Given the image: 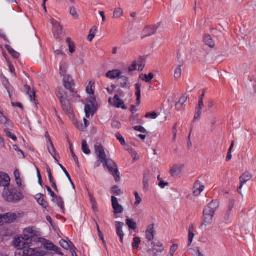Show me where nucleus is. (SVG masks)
I'll use <instances>...</instances> for the list:
<instances>
[{
  "mask_svg": "<svg viewBox=\"0 0 256 256\" xmlns=\"http://www.w3.org/2000/svg\"><path fill=\"white\" fill-rule=\"evenodd\" d=\"M136 66H137V62L134 60L132 62V64L131 65V66L128 68V71L129 72H133L134 70H136Z\"/></svg>",
  "mask_w": 256,
  "mask_h": 256,
  "instance_id": "nucleus-59",
  "label": "nucleus"
},
{
  "mask_svg": "<svg viewBox=\"0 0 256 256\" xmlns=\"http://www.w3.org/2000/svg\"><path fill=\"white\" fill-rule=\"evenodd\" d=\"M10 179L8 174L0 172V186L8 187L10 184Z\"/></svg>",
  "mask_w": 256,
  "mask_h": 256,
  "instance_id": "nucleus-17",
  "label": "nucleus"
},
{
  "mask_svg": "<svg viewBox=\"0 0 256 256\" xmlns=\"http://www.w3.org/2000/svg\"><path fill=\"white\" fill-rule=\"evenodd\" d=\"M7 50L9 52V53L15 58H18L20 56V54L18 52L14 50V49L11 48L10 46H6Z\"/></svg>",
  "mask_w": 256,
  "mask_h": 256,
  "instance_id": "nucleus-43",
  "label": "nucleus"
},
{
  "mask_svg": "<svg viewBox=\"0 0 256 256\" xmlns=\"http://www.w3.org/2000/svg\"><path fill=\"white\" fill-rule=\"evenodd\" d=\"M88 102L91 104L92 106H94L96 103V99L92 95H90L88 98Z\"/></svg>",
  "mask_w": 256,
  "mask_h": 256,
  "instance_id": "nucleus-60",
  "label": "nucleus"
},
{
  "mask_svg": "<svg viewBox=\"0 0 256 256\" xmlns=\"http://www.w3.org/2000/svg\"><path fill=\"white\" fill-rule=\"evenodd\" d=\"M149 180V176H148L144 175L143 179L144 188V189H147L148 188Z\"/></svg>",
  "mask_w": 256,
  "mask_h": 256,
  "instance_id": "nucleus-51",
  "label": "nucleus"
},
{
  "mask_svg": "<svg viewBox=\"0 0 256 256\" xmlns=\"http://www.w3.org/2000/svg\"><path fill=\"white\" fill-rule=\"evenodd\" d=\"M182 75V66L178 65L175 70L174 73V78L175 79L179 78Z\"/></svg>",
  "mask_w": 256,
  "mask_h": 256,
  "instance_id": "nucleus-42",
  "label": "nucleus"
},
{
  "mask_svg": "<svg viewBox=\"0 0 256 256\" xmlns=\"http://www.w3.org/2000/svg\"><path fill=\"white\" fill-rule=\"evenodd\" d=\"M183 168L184 165L182 164H176L170 170V173L172 176H174L179 174L181 172Z\"/></svg>",
  "mask_w": 256,
  "mask_h": 256,
  "instance_id": "nucleus-23",
  "label": "nucleus"
},
{
  "mask_svg": "<svg viewBox=\"0 0 256 256\" xmlns=\"http://www.w3.org/2000/svg\"><path fill=\"white\" fill-rule=\"evenodd\" d=\"M120 78V86L122 88H130V84L128 81V78L125 76H121Z\"/></svg>",
  "mask_w": 256,
  "mask_h": 256,
  "instance_id": "nucleus-35",
  "label": "nucleus"
},
{
  "mask_svg": "<svg viewBox=\"0 0 256 256\" xmlns=\"http://www.w3.org/2000/svg\"><path fill=\"white\" fill-rule=\"evenodd\" d=\"M112 202L115 214H122L123 212V207L118 204L117 198L114 196H112Z\"/></svg>",
  "mask_w": 256,
  "mask_h": 256,
  "instance_id": "nucleus-15",
  "label": "nucleus"
},
{
  "mask_svg": "<svg viewBox=\"0 0 256 256\" xmlns=\"http://www.w3.org/2000/svg\"><path fill=\"white\" fill-rule=\"evenodd\" d=\"M194 236V232H192V230H188V246H190L192 244Z\"/></svg>",
  "mask_w": 256,
  "mask_h": 256,
  "instance_id": "nucleus-50",
  "label": "nucleus"
},
{
  "mask_svg": "<svg viewBox=\"0 0 256 256\" xmlns=\"http://www.w3.org/2000/svg\"><path fill=\"white\" fill-rule=\"evenodd\" d=\"M70 149L72 155V158H73L74 162H76V165L78 166H79L78 160V158L77 156L75 154L74 152V150H73L72 148V144H70Z\"/></svg>",
  "mask_w": 256,
  "mask_h": 256,
  "instance_id": "nucleus-49",
  "label": "nucleus"
},
{
  "mask_svg": "<svg viewBox=\"0 0 256 256\" xmlns=\"http://www.w3.org/2000/svg\"><path fill=\"white\" fill-rule=\"evenodd\" d=\"M204 42L205 44L210 48H214L215 46L214 42L212 40L210 36L207 34L204 36Z\"/></svg>",
  "mask_w": 256,
  "mask_h": 256,
  "instance_id": "nucleus-31",
  "label": "nucleus"
},
{
  "mask_svg": "<svg viewBox=\"0 0 256 256\" xmlns=\"http://www.w3.org/2000/svg\"><path fill=\"white\" fill-rule=\"evenodd\" d=\"M66 42L68 46L69 50L71 54H72L75 51V46L74 44L71 42V40L70 38H68L66 39Z\"/></svg>",
  "mask_w": 256,
  "mask_h": 256,
  "instance_id": "nucleus-44",
  "label": "nucleus"
},
{
  "mask_svg": "<svg viewBox=\"0 0 256 256\" xmlns=\"http://www.w3.org/2000/svg\"><path fill=\"white\" fill-rule=\"evenodd\" d=\"M63 83L64 88L66 90H69L71 92H74V89L72 88L73 85L72 80L69 75L64 77Z\"/></svg>",
  "mask_w": 256,
  "mask_h": 256,
  "instance_id": "nucleus-19",
  "label": "nucleus"
},
{
  "mask_svg": "<svg viewBox=\"0 0 256 256\" xmlns=\"http://www.w3.org/2000/svg\"><path fill=\"white\" fill-rule=\"evenodd\" d=\"M14 13V24L15 30L19 34L24 33L28 28H31L32 26L28 19L24 14H18L12 8Z\"/></svg>",
  "mask_w": 256,
  "mask_h": 256,
  "instance_id": "nucleus-3",
  "label": "nucleus"
},
{
  "mask_svg": "<svg viewBox=\"0 0 256 256\" xmlns=\"http://www.w3.org/2000/svg\"><path fill=\"white\" fill-rule=\"evenodd\" d=\"M52 24L53 26L54 31L57 32L58 35L62 32V28L58 22L53 20H52ZM54 36L56 38H58V36H56L55 34Z\"/></svg>",
  "mask_w": 256,
  "mask_h": 256,
  "instance_id": "nucleus-24",
  "label": "nucleus"
},
{
  "mask_svg": "<svg viewBox=\"0 0 256 256\" xmlns=\"http://www.w3.org/2000/svg\"><path fill=\"white\" fill-rule=\"evenodd\" d=\"M178 248V246L176 244H172L170 250V252L174 254V253L177 250Z\"/></svg>",
  "mask_w": 256,
  "mask_h": 256,
  "instance_id": "nucleus-61",
  "label": "nucleus"
},
{
  "mask_svg": "<svg viewBox=\"0 0 256 256\" xmlns=\"http://www.w3.org/2000/svg\"><path fill=\"white\" fill-rule=\"evenodd\" d=\"M24 236H20L14 238V245L16 248H26L32 246V242H38L40 238V232L34 227H28L24 229Z\"/></svg>",
  "mask_w": 256,
  "mask_h": 256,
  "instance_id": "nucleus-1",
  "label": "nucleus"
},
{
  "mask_svg": "<svg viewBox=\"0 0 256 256\" xmlns=\"http://www.w3.org/2000/svg\"><path fill=\"white\" fill-rule=\"evenodd\" d=\"M124 226V224L122 222H117L116 224V234L120 238V242H123V238L124 236V233L122 230V228Z\"/></svg>",
  "mask_w": 256,
  "mask_h": 256,
  "instance_id": "nucleus-21",
  "label": "nucleus"
},
{
  "mask_svg": "<svg viewBox=\"0 0 256 256\" xmlns=\"http://www.w3.org/2000/svg\"><path fill=\"white\" fill-rule=\"evenodd\" d=\"M112 192L117 196H120L122 194L120 189L118 186H114L112 188Z\"/></svg>",
  "mask_w": 256,
  "mask_h": 256,
  "instance_id": "nucleus-53",
  "label": "nucleus"
},
{
  "mask_svg": "<svg viewBox=\"0 0 256 256\" xmlns=\"http://www.w3.org/2000/svg\"><path fill=\"white\" fill-rule=\"evenodd\" d=\"M124 15L123 10L121 8H117L114 10L113 13V18L115 19L119 18Z\"/></svg>",
  "mask_w": 256,
  "mask_h": 256,
  "instance_id": "nucleus-33",
  "label": "nucleus"
},
{
  "mask_svg": "<svg viewBox=\"0 0 256 256\" xmlns=\"http://www.w3.org/2000/svg\"><path fill=\"white\" fill-rule=\"evenodd\" d=\"M187 99L188 96H182L180 98L176 104V108L178 110L180 111L184 108L185 106L184 104Z\"/></svg>",
  "mask_w": 256,
  "mask_h": 256,
  "instance_id": "nucleus-22",
  "label": "nucleus"
},
{
  "mask_svg": "<svg viewBox=\"0 0 256 256\" xmlns=\"http://www.w3.org/2000/svg\"><path fill=\"white\" fill-rule=\"evenodd\" d=\"M145 60L146 58L143 56H140L138 62H137V66H138V70L142 72L145 66Z\"/></svg>",
  "mask_w": 256,
  "mask_h": 256,
  "instance_id": "nucleus-36",
  "label": "nucleus"
},
{
  "mask_svg": "<svg viewBox=\"0 0 256 256\" xmlns=\"http://www.w3.org/2000/svg\"><path fill=\"white\" fill-rule=\"evenodd\" d=\"M234 204H235V201L234 200H231L230 202H229V204H228V210H230V212H232V208H234Z\"/></svg>",
  "mask_w": 256,
  "mask_h": 256,
  "instance_id": "nucleus-62",
  "label": "nucleus"
},
{
  "mask_svg": "<svg viewBox=\"0 0 256 256\" xmlns=\"http://www.w3.org/2000/svg\"><path fill=\"white\" fill-rule=\"evenodd\" d=\"M204 188V185L201 184L199 180H197L194 185V194L196 196H199Z\"/></svg>",
  "mask_w": 256,
  "mask_h": 256,
  "instance_id": "nucleus-20",
  "label": "nucleus"
},
{
  "mask_svg": "<svg viewBox=\"0 0 256 256\" xmlns=\"http://www.w3.org/2000/svg\"><path fill=\"white\" fill-rule=\"evenodd\" d=\"M82 150L84 153L86 154H89L90 152V151L88 148L87 142L84 140H82Z\"/></svg>",
  "mask_w": 256,
  "mask_h": 256,
  "instance_id": "nucleus-40",
  "label": "nucleus"
},
{
  "mask_svg": "<svg viewBox=\"0 0 256 256\" xmlns=\"http://www.w3.org/2000/svg\"><path fill=\"white\" fill-rule=\"evenodd\" d=\"M36 198L38 203L41 205L43 208H46L48 206V204L44 200L43 195L41 194H38L36 195Z\"/></svg>",
  "mask_w": 256,
  "mask_h": 256,
  "instance_id": "nucleus-30",
  "label": "nucleus"
},
{
  "mask_svg": "<svg viewBox=\"0 0 256 256\" xmlns=\"http://www.w3.org/2000/svg\"><path fill=\"white\" fill-rule=\"evenodd\" d=\"M219 206L220 202L218 200H212L204 208L202 212V227H206L212 223L213 218Z\"/></svg>",
  "mask_w": 256,
  "mask_h": 256,
  "instance_id": "nucleus-2",
  "label": "nucleus"
},
{
  "mask_svg": "<svg viewBox=\"0 0 256 256\" xmlns=\"http://www.w3.org/2000/svg\"><path fill=\"white\" fill-rule=\"evenodd\" d=\"M97 32V27L96 26H93L89 32V34L88 36V40L92 42L95 36V34Z\"/></svg>",
  "mask_w": 256,
  "mask_h": 256,
  "instance_id": "nucleus-38",
  "label": "nucleus"
},
{
  "mask_svg": "<svg viewBox=\"0 0 256 256\" xmlns=\"http://www.w3.org/2000/svg\"><path fill=\"white\" fill-rule=\"evenodd\" d=\"M56 94L60 101L62 110L67 114H72V110L70 104L65 97V94L62 88H59L57 90Z\"/></svg>",
  "mask_w": 256,
  "mask_h": 256,
  "instance_id": "nucleus-5",
  "label": "nucleus"
},
{
  "mask_svg": "<svg viewBox=\"0 0 256 256\" xmlns=\"http://www.w3.org/2000/svg\"><path fill=\"white\" fill-rule=\"evenodd\" d=\"M108 102L110 105L114 108H121L123 110L126 109V107L124 104V100H121L118 94L115 95L113 98H110L108 99Z\"/></svg>",
  "mask_w": 256,
  "mask_h": 256,
  "instance_id": "nucleus-9",
  "label": "nucleus"
},
{
  "mask_svg": "<svg viewBox=\"0 0 256 256\" xmlns=\"http://www.w3.org/2000/svg\"><path fill=\"white\" fill-rule=\"evenodd\" d=\"M154 224H150L147 227L146 232V238L149 242H151L154 239Z\"/></svg>",
  "mask_w": 256,
  "mask_h": 256,
  "instance_id": "nucleus-18",
  "label": "nucleus"
},
{
  "mask_svg": "<svg viewBox=\"0 0 256 256\" xmlns=\"http://www.w3.org/2000/svg\"><path fill=\"white\" fill-rule=\"evenodd\" d=\"M116 138L120 141L122 145L124 146L126 144V142L124 138L120 133L118 132L116 134Z\"/></svg>",
  "mask_w": 256,
  "mask_h": 256,
  "instance_id": "nucleus-54",
  "label": "nucleus"
},
{
  "mask_svg": "<svg viewBox=\"0 0 256 256\" xmlns=\"http://www.w3.org/2000/svg\"><path fill=\"white\" fill-rule=\"evenodd\" d=\"M141 86L142 85L140 83H136L135 84V88L136 89V103L138 106L140 102Z\"/></svg>",
  "mask_w": 256,
  "mask_h": 256,
  "instance_id": "nucleus-28",
  "label": "nucleus"
},
{
  "mask_svg": "<svg viewBox=\"0 0 256 256\" xmlns=\"http://www.w3.org/2000/svg\"><path fill=\"white\" fill-rule=\"evenodd\" d=\"M70 13L75 18H78V15L76 12V8L74 7H72L70 8Z\"/></svg>",
  "mask_w": 256,
  "mask_h": 256,
  "instance_id": "nucleus-57",
  "label": "nucleus"
},
{
  "mask_svg": "<svg viewBox=\"0 0 256 256\" xmlns=\"http://www.w3.org/2000/svg\"><path fill=\"white\" fill-rule=\"evenodd\" d=\"M122 72L118 70H114L108 71L106 74L107 78L110 79H114L120 77Z\"/></svg>",
  "mask_w": 256,
  "mask_h": 256,
  "instance_id": "nucleus-25",
  "label": "nucleus"
},
{
  "mask_svg": "<svg viewBox=\"0 0 256 256\" xmlns=\"http://www.w3.org/2000/svg\"><path fill=\"white\" fill-rule=\"evenodd\" d=\"M134 128V130L138 131V132H142L145 133V132H146V130L144 128L143 126H135Z\"/></svg>",
  "mask_w": 256,
  "mask_h": 256,
  "instance_id": "nucleus-58",
  "label": "nucleus"
},
{
  "mask_svg": "<svg viewBox=\"0 0 256 256\" xmlns=\"http://www.w3.org/2000/svg\"><path fill=\"white\" fill-rule=\"evenodd\" d=\"M158 28V26L156 25L146 26L142 30V38H144L155 34Z\"/></svg>",
  "mask_w": 256,
  "mask_h": 256,
  "instance_id": "nucleus-13",
  "label": "nucleus"
},
{
  "mask_svg": "<svg viewBox=\"0 0 256 256\" xmlns=\"http://www.w3.org/2000/svg\"><path fill=\"white\" fill-rule=\"evenodd\" d=\"M60 244L62 247L67 250H70L72 247L75 248L72 242L69 244L64 240H60Z\"/></svg>",
  "mask_w": 256,
  "mask_h": 256,
  "instance_id": "nucleus-37",
  "label": "nucleus"
},
{
  "mask_svg": "<svg viewBox=\"0 0 256 256\" xmlns=\"http://www.w3.org/2000/svg\"><path fill=\"white\" fill-rule=\"evenodd\" d=\"M45 136L47 141V144L49 143L50 146L52 147V142L51 140L50 137L48 133V132H46L45 134Z\"/></svg>",
  "mask_w": 256,
  "mask_h": 256,
  "instance_id": "nucleus-63",
  "label": "nucleus"
},
{
  "mask_svg": "<svg viewBox=\"0 0 256 256\" xmlns=\"http://www.w3.org/2000/svg\"><path fill=\"white\" fill-rule=\"evenodd\" d=\"M154 78V74L152 73H150L148 74H142L140 76V78L142 80L148 83L150 82Z\"/></svg>",
  "mask_w": 256,
  "mask_h": 256,
  "instance_id": "nucleus-32",
  "label": "nucleus"
},
{
  "mask_svg": "<svg viewBox=\"0 0 256 256\" xmlns=\"http://www.w3.org/2000/svg\"><path fill=\"white\" fill-rule=\"evenodd\" d=\"M140 242V239L138 237H136L134 238V242L132 243V247L134 249H137L138 248L139 244Z\"/></svg>",
  "mask_w": 256,
  "mask_h": 256,
  "instance_id": "nucleus-48",
  "label": "nucleus"
},
{
  "mask_svg": "<svg viewBox=\"0 0 256 256\" xmlns=\"http://www.w3.org/2000/svg\"><path fill=\"white\" fill-rule=\"evenodd\" d=\"M26 89V92L28 94L29 96L30 100L32 102L34 101V103L36 104V100L35 99L36 94L35 92L33 89H32L30 87L28 86H25Z\"/></svg>",
  "mask_w": 256,
  "mask_h": 256,
  "instance_id": "nucleus-27",
  "label": "nucleus"
},
{
  "mask_svg": "<svg viewBox=\"0 0 256 256\" xmlns=\"http://www.w3.org/2000/svg\"><path fill=\"white\" fill-rule=\"evenodd\" d=\"M126 224L130 229L135 230L136 228V224L132 219H126Z\"/></svg>",
  "mask_w": 256,
  "mask_h": 256,
  "instance_id": "nucleus-41",
  "label": "nucleus"
},
{
  "mask_svg": "<svg viewBox=\"0 0 256 256\" xmlns=\"http://www.w3.org/2000/svg\"><path fill=\"white\" fill-rule=\"evenodd\" d=\"M32 246H28L26 248H18L20 250H23L22 254L21 256H39V253L38 250L35 248H31ZM21 254H19L20 256ZM16 256H18V254H16Z\"/></svg>",
  "mask_w": 256,
  "mask_h": 256,
  "instance_id": "nucleus-12",
  "label": "nucleus"
},
{
  "mask_svg": "<svg viewBox=\"0 0 256 256\" xmlns=\"http://www.w3.org/2000/svg\"><path fill=\"white\" fill-rule=\"evenodd\" d=\"M0 123L4 125V128L12 129L14 128L12 121L8 120L5 116H4L0 110Z\"/></svg>",
  "mask_w": 256,
  "mask_h": 256,
  "instance_id": "nucleus-16",
  "label": "nucleus"
},
{
  "mask_svg": "<svg viewBox=\"0 0 256 256\" xmlns=\"http://www.w3.org/2000/svg\"><path fill=\"white\" fill-rule=\"evenodd\" d=\"M94 106H92L90 104H86L84 108V112L86 113V116L87 118H90V116H93L94 114V112L92 111V108Z\"/></svg>",
  "mask_w": 256,
  "mask_h": 256,
  "instance_id": "nucleus-34",
  "label": "nucleus"
},
{
  "mask_svg": "<svg viewBox=\"0 0 256 256\" xmlns=\"http://www.w3.org/2000/svg\"><path fill=\"white\" fill-rule=\"evenodd\" d=\"M230 214H231V212L230 211L227 210L226 212V213L224 214V220L226 221H228L229 220Z\"/></svg>",
  "mask_w": 256,
  "mask_h": 256,
  "instance_id": "nucleus-64",
  "label": "nucleus"
},
{
  "mask_svg": "<svg viewBox=\"0 0 256 256\" xmlns=\"http://www.w3.org/2000/svg\"><path fill=\"white\" fill-rule=\"evenodd\" d=\"M152 249L154 251L156 252H162L164 250V248L163 246V244L161 242H152Z\"/></svg>",
  "mask_w": 256,
  "mask_h": 256,
  "instance_id": "nucleus-26",
  "label": "nucleus"
},
{
  "mask_svg": "<svg viewBox=\"0 0 256 256\" xmlns=\"http://www.w3.org/2000/svg\"><path fill=\"white\" fill-rule=\"evenodd\" d=\"M205 95V92H204L199 97L198 106L196 108V112L194 118V122L198 120L202 113V108L204 106L203 99Z\"/></svg>",
  "mask_w": 256,
  "mask_h": 256,
  "instance_id": "nucleus-11",
  "label": "nucleus"
},
{
  "mask_svg": "<svg viewBox=\"0 0 256 256\" xmlns=\"http://www.w3.org/2000/svg\"><path fill=\"white\" fill-rule=\"evenodd\" d=\"M68 67V65L66 64H64L60 66V74L62 76H68L66 74Z\"/></svg>",
  "mask_w": 256,
  "mask_h": 256,
  "instance_id": "nucleus-45",
  "label": "nucleus"
},
{
  "mask_svg": "<svg viewBox=\"0 0 256 256\" xmlns=\"http://www.w3.org/2000/svg\"><path fill=\"white\" fill-rule=\"evenodd\" d=\"M38 242L41 243L43 248L48 250L54 251L57 254L63 255V254L61 252L60 249L49 240L40 238Z\"/></svg>",
  "mask_w": 256,
  "mask_h": 256,
  "instance_id": "nucleus-8",
  "label": "nucleus"
},
{
  "mask_svg": "<svg viewBox=\"0 0 256 256\" xmlns=\"http://www.w3.org/2000/svg\"><path fill=\"white\" fill-rule=\"evenodd\" d=\"M95 153L98 159V162L96 163V167L100 166V164H104L106 162V160H110V158H107L104 148L103 146L100 144H97L94 145V146Z\"/></svg>",
  "mask_w": 256,
  "mask_h": 256,
  "instance_id": "nucleus-6",
  "label": "nucleus"
},
{
  "mask_svg": "<svg viewBox=\"0 0 256 256\" xmlns=\"http://www.w3.org/2000/svg\"><path fill=\"white\" fill-rule=\"evenodd\" d=\"M52 201L56 203L58 206L60 207L62 211H64V202L61 197L58 196L56 195L53 198Z\"/></svg>",
  "mask_w": 256,
  "mask_h": 256,
  "instance_id": "nucleus-29",
  "label": "nucleus"
},
{
  "mask_svg": "<svg viewBox=\"0 0 256 256\" xmlns=\"http://www.w3.org/2000/svg\"><path fill=\"white\" fill-rule=\"evenodd\" d=\"M4 200L8 202H17L22 198V194L13 187L5 188L2 193Z\"/></svg>",
  "mask_w": 256,
  "mask_h": 256,
  "instance_id": "nucleus-4",
  "label": "nucleus"
},
{
  "mask_svg": "<svg viewBox=\"0 0 256 256\" xmlns=\"http://www.w3.org/2000/svg\"><path fill=\"white\" fill-rule=\"evenodd\" d=\"M12 129H9V128H4V132H6V136L10 138H12V140H14V141H16V136L12 134L10 130H12Z\"/></svg>",
  "mask_w": 256,
  "mask_h": 256,
  "instance_id": "nucleus-47",
  "label": "nucleus"
},
{
  "mask_svg": "<svg viewBox=\"0 0 256 256\" xmlns=\"http://www.w3.org/2000/svg\"><path fill=\"white\" fill-rule=\"evenodd\" d=\"M252 178V174L249 172H245L244 173L240 178V186L238 188V192L241 195H242L241 191L244 185L248 181H249Z\"/></svg>",
  "mask_w": 256,
  "mask_h": 256,
  "instance_id": "nucleus-14",
  "label": "nucleus"
},
{
  "mask_svg": "<svg viewBox=\"0 0 256 256\" xmlns=\"http://www.w3.org/2000/svg\"><path fill=\"white\" fill-rule=\"evenodd\" d=\"M94 81H90L86 88V92L90 95H94Z\"/></svg>",
  "mask_w": 256,
  "mask_h": 256,
  "instance_id": "nucleus-39",
  "label": "nucleus"
},
{
  "mask_svg": "<svg viewBox=\"0 0 256 256\" xmlns=\"http://www.w3.org/2000/svg\"><path fill=\"white\" fill-rule=\"evenodd\" d=\"M24 216V213H7L3 215L4 223H12L17 218H22Z\"/></svg>",
  "mask_w": 256,
  "mask_h": 256,
  "instance_id": "nucleus-10",
  "label": "nucleus"
},
{
  "mask_svg": "<svg viewBox=\"0 0 256 256\" xmlns=\"http://www.w3.org/2000/svg\"><path fill=\"white\" fill-rule=\"evenodd\" d=\"M134 196L136 198V202H134V204L136 206H138L142 202V198H140V196H139L137 192H134Z\"/></svg>",
  "mask_w": 256,
  "mask_h": 256,
  "instance_id": "nucleus-55",
  "label": "nucleus"
},
{
  "mask_svg": "<svg viewBox=\"0 0 256 256\" xmlns=\"http://www.w3.org/2000/svg\"><path fill=\"white\" fill-rule=\"evenodd\" d=\"M48 150L50 154L52 156V157H54V155L56 154V150L54 149V144H52V147L50 146L49 143L47 144Z\"/></svg>",
  "mask_w": 256,
  "mask_h": 256,
  "instance_id": "nucleus-52",
  "label": "nucleus"
},
{
  "mask_svg": "<svg viewBox=\"0 0 256 256\" xmlns=\"http://www.w3.org/2000/svg\"><path fill=\"white\" fill-rule=\"evenodd\" d=\"M58 165H59L60 167L62 168V170H63L64 173L65 174L68 180L70 182V184L72 186L73 188H75L73 182H72V180L71 179V178H70L69 174L68 172L66 171V168L61 164H59Z\"/></svg>",
  "mask_w": 256,
  "mask_h": 256,
  "instance_id": "nucleus-46",
  "label": "nucleus"
},
{
  "mask_svg": "<svg viewBox=\"0 0 256 256\" xmlns=\"http://www.w3.org/2000/svg\"><path fill=\"white\" fill-rule=\"evenodd\" d=\"M145 116L146 118H151L152 119H156L158 117V114H157L156 112H148V113H147Z\"/></svg>",
  "mask_w": 256,
  "mask_h": 256,
  "instance_id": "nucleus-56",
  "label": "nucleus"
},
{
  "mask_svg": "<svg viewBox=\"0 0 256 256\" xmlns=\"http://www.w3.org/2000/svg\"><path fill=\"white\" fill-rule=\"evenodd\" d=\"M104 166H106L110 172L114 176L116 182L120 180V173L118 172L116 164L112 160H108L104 164Z\"/></svg>",
  "mask_w": 256,
  "mask_h": 256,
  "instance_id": "nucleus-7",
  "label": "nucleus"
}]
</instances>
